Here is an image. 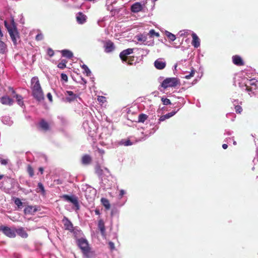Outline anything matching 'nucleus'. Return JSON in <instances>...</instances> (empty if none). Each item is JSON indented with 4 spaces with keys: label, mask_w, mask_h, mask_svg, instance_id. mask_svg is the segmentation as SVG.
<instances>
[{
    "label": "nucleus",
    "mask_w": 258,
    "mask_h": 258,
    "mask_svg": "<svg viewBox=\"0 0 258 258\" xmlns=\"http://www.w3.org/2000/svg\"><path fill=\"white\" fill-rule=\"evenodd\" d=\"M238 85L241 89L246 91L250 96L258 97V81L255 79L243 77L238 80Z\"/></svg>",
    "instance_id": "obj_1"
},
{
    "label": "nucleus",
    "mask_w": 258,
    "mask_h": 258,
    "mask_svg": "<svg viewBox=\"0 0 258 258\" xmlns=\"http://www.w3.org/2000/svg\"><path fill=\"white\" fill-rule=\"evenodd\" d=\"M10 23L11 25L8 23L7 21L5 20L4 21V25L9 32L14 45L16 46L17 44V40L19 39V35L14 17H11Z\"/></svg>",
    "instance_id": "obj_2"
},
{
    "label": "nucleus",
    "mask_w": 258,
    "mask_h": 258,
    "mask_svg": "<svg viewBox=\"0 0 258 258\" xmlns=\"http://www.w3.org/2000/svg\"><path fill=\"white\" fill-rule=\"evenodd\" d=\"M32 96L40 102L44 99V94L38 77H34L31 79Z\"/></svg>",
    "instance_id": "obj_3"
},
{
    "label": "nucleus",
    "mask_w": 258,
    "mask_h": 258,
    "mask_svg": "<svg viewBox=\"0 0 258 258\" xmlns=\"http://www.w3.org/2000/svg\"><path fill=\"white\" fill-rule=\"evenodd\" d=\"M106 174L101 176V180L100 182V188L105 190L110 189L115 184V179L110 174L107 168H105Z\"/></svg>",
    "instance_id": "obj_4"
},
{
    "label": "nucleus",
    "mask_w": 258,
    "mask_h": 258,
    "mask_svg": "<svg viewBox=\"0 0 258 258\" xmlns=\"http://www.w3.org/2000/svg\"><path fill=\"white\" fill-rule=\"evenodd\" d=\"M77 244L78 247L81 249L83 255L86 258H91L93 252L90 251V248L87 240L81 237L77 240Z\"/></svg>",
    "instance_id": "obj_5"
},
{
    "label": "nucleus",
    "mask_w": 258,
    "mask_h": 258,
    "mask_svg": "<svg viewBox=\"0 0 258 258\" xmlns=\"http://www.w3.org/2000/svg\"><path fill=\"white\" fill-rule=\"evenodd\" d=\"M179 84V81L177 78H168L162 82L161 86L164 89H166L169 87H175Z\"/></svg>",
    "instance_id": "obj_6"
},
{
    "label": "nucleus",
    "mask_w": 258,
    "mask_h": 258,
    "mask_svg": "<svg viewBox=\"0 0 258 258\" xmlns=\"http://www.w3.org/2000/svg\"><path fill=\"white\" fill-rule=\"evenodd\" d=\"M61 198L66 201L70 202L74 205L76 210L80 209V206L78 202V198L74 195H63Z\"/></svg>",
    "instance_id": "obj_7"
},
{
    "label": "nucleus",
    "mask_w": 258,
    "mask_h": 258,
    "mask_svg": "<svg viewBox=\"0 0 258 258\" xmlns=\"http://www.w3.org/2000/svg\"><path fill=\"white\" fill-rule=\"evenodd\" d=\"M0 231L10 238H14L16 235L15 231L7 226H0Z\"/></svg>",
    "instance_id": "obj_8"
},
{
    "label": "nucleus",
    "mask_w": 258,
    "mask_h": 258,
    "mask_svg": "<svg viewBox=\"0 0 258 258\" xmlns=\"http://www.w3.org/2000/svg\"><path fill=\"white\" fill-rule=\"evenodd\" d=\"M119 57L122 63L129 64V48H127L119 54Z\"/></svg>",
    "instance_id": "obj_9"
},
{
    "label": "nucleus",
    "mask_w": 258,
    "mask_h": 258,
    "mask_svg": "<svg viewBox=\"0 0 258 258\" xmlns=\"http://www.w3.org/2000/svg\"><path fill=\"white\" fill-rule=\"evenodd\" d=\"M154 64V67L157 69L163 70L165 68V67L166 66V62L164 58H159L155 61Z\"/></svg>",
    "instance_id": "obj_10"
},
{
    "label": "nucleus",
    "mask_w": 258,
    "mask_h": 258,
    "mask_svg": "<svg viewBox=\"0 0 258 258\" xmlns=\"http://www.w3.org/2000/svg\"><path fill=\"white\" fill-rule=\"evenodd\" d=\"M96 191L95 188L89 186L85 191V196L88 200L93 199L96 195Z\"/></svg>",
    "instance_id": "obj_11"
},
{
    "label": "nucleus",
    "mask_w": 258,
    "mask_h": 258,
    "mask_svg": "<svg viewBox=\"0 0 258 258\" xmlns=\"http://www.w3.org/2000/svg\"><path fill=\"white\" fill-rule=\"evenodd\" d=\"M76 21L79 24H84L87 21V17L82 12H78L76 15Z\"/></svg>",
    "instance_id": "obj_12"
},
{
    "label": "nucleus",
    "mask_w": 258,
    "mask_h": 258,
    "mask_svg": "<svg viewBox=\"0 0 258 258\" xmlns=\"http://www.w3.org/2000/svg\"><path fill=\"white\" fill-rule=\"evenodd\" d=\"M0 102L5 105L11 106L14 103V100L7 95L0 97Z\"/></svg>",
    "instance_id": "obj_13"
},
{
    "label": "nucleus",
    "mask_w": 258,
    "mask_h": 258,
    "mask_svg": "<svg viewBox=\"0 0 258 258\" xmlns=\"http://www.w3.org/2000/svg\"><path fill=\"white\" fill-rule=\"evenodd\" d=\"M62 222L63 223L64 227L66 230L71 231L73 230L74 226L72 222L66 216H64Z\"/></svg>",
    "instance_id": "obj_14"
},
{
    "label": "nucleus",
    "mask_w": 258,
    "mask_h": 258,
    "mask_svg": "<svg viewBox=\"0 0 258 258\" xmlns=\"http://www.w3.org/2000/svg\"><path fill=\"white\" fill-rule=\"evenodd\" d=\"M105 52L110 53L115 49L114 43L110 40H107L104 43Z\"/></svg>",
    "instance_id": "obj_15"
},
{
    "label": "nucleus",
    "mask_w": 258,
    "mask_h": 258,
    "mask_svg": "<svg viewBox=\"0 0 258 258\" xmlns=\"http://www.w3.org/2000/svg\"><path fill=\"white\" fill-rule=\"evenodd\" d=\"M38 127L45 132H46L49 130V125L48 123L45 121L44 119L40 120L38 123Z\"/></svg>",
    "instance_id": "obj_16"
},
{
    "label": "nucleus",
    "mask_w": 258,
    "mask_h": 258,
    "mask_svg": "<svg viewBox=\"0 0 258 258\" xmlns=\"http://www.w3.org/2000/svg\"><path fill=\"white\" fill-rule=\"evenodd\" d=\"M143 5L139 2H136L134 4L131 8V10L133 13H138L143 10Z\"/></svg>",
    "instance_id": "obj_17"
},
{
    "label": "nucleus",
    "mask_w": 258,
    "mask_h": 258,
    "mask_svg": "<svg viewBox=\"0 0 258 258\" xmlns=\"http://www.w3.org/2000/svg\"><path fill=\"white\" fill-rule=\"evenodd\" d=\"M191 36L192 38V40L191 41V44L195 48H198L200 46V39L197 35L194 33L192 32Z\"/></svg>",
    "instance_id": "obj_18"
},
{
    "label": "nucleus",
    "mask_w": 258,
    "mask_h": 258,
    "mask_svg": "<svg viewBox=\"0 0 258 258\" xmlns=\"http://www.w3.org/2000/svg\"><path fill=\"white\" fill-rule=\"evenodd\" d=\"M66 94L69 95V97H67L65 100L69 102H71L74 101L77 97L76 94H74L73 91H67Z\"/></svg>",
    "instance_id": "obj_19"
},
{
    "label": "nucleus",
    "mask_w": 258,
    "mask_h": 258,
    "mask_svg": "<svg viewBox=\"0 0 258 258\" xmlns=\"http://www.w3.org/2000/svg\"><path fill=\"white\" fill-rule=\"evenodd\" d=\"M37 210L38 209L36 207L28 206L24 209V212L25 214L33 215L35 212L37 211Z\"/></svg>",
    "instance_id": "obj_20"
},
{
    "label": "nucleus",
    "mask_w": 258,
    "mask_h": 258,
    "mask_svg": "<svg viewBox=\"0 0 258 258\" xmlns=\"http://www.w3.org/2000/svg\"><path fill=\"white\" fill-rule=\"evenodd\" d=\"M98 228L100 231L102 236L105 235V227L103 220L100 219L98 222Z\"/></svg>",
    "instance_id": "obj_21"
},
{
    "label": "nucleus",
    "mask_w": 258,
    "mask_h": 258,
    "mask_svg": "<svg viewBox=\"0 0 258 258\" xmlns=\"http://www.w3.org/2000/svg\"><path fill=\"white\" fill-rule=\"evenodd\" d=\"M1 121L4 124L9 126H11L14 123L11 117L8 115L2 116L1 117Z\"/></svg>",
    "instance_id": "obj_22"
},
{
    "label": "nucleus",
    "mask_w": 258,
    "mask_h": 258,
    "mask_svg": "<svg viewBox=\"0 0 258 258\" xmlns=\"http://www.w3.org/2000/svg\"><path fill=\"white\" fill-rule=\"evenodd\" d=\"M62 57L71 59L73 57V53L70 50L63 49L60 51Z\"/></svg>",
    "instance_id": "obj_23"
},
{
    "label": "nucleus",
    "mask_w": 258,
    "mask_h": 258,
    "mask_svg": "<svg viewBox=\"0 0 258 258\" xmlns=\"http://www.w3.org/2000/svg\"><path fill=\"white\" fill-rule=\"evenodd\" d=\"M232 61L234 64L241 66L243 65L244 62L242 58L238 55H234L232 57Z\"/></svg>",
    "instance_id": "obj_24"
},
{
    "label": "nucleus",
    "mask_w": 258,
    "mask_h": 258,
    "mask_svg": "<svg viewBox=\"0 0 258 258\" xmlns=\"http://www.w3.org/2000/svg\"><path fill=\"white\" fill-rule=\"evenodd\" d=\"M177 111H172L171 112L168 113L165 115H163L161 116L159 119V122L161 121H163L169 118L170 117L174 115Z\"/></svg>",
    "instance_id": "obj_25"
},
{
    "label": "nucleus",
    "mask_w": 258,
    "mask_h": 258,
    "mask_svg": "<svg viewBox=\"0 0 258 258\" xmlns=\"http://www.w3.org/2000/svg\"><path fill=\"white\" fill-rule=\"evenodd\" d=\"M70 232L73 233L74 237L76 239V240L79 238V237H80L83 234L82 231L78 227H74L73 230H72Z\"/></svg>",
    "instance_id": "obj_26"
},
{
    "label": "nucleus",
    "mask_w": 258,
    "mask_h": 258,
    "mask_svg": "<svg viewBox=\"0 0 258 258\" xmlns=\"http://www.w3.org/2000/svg\"><path fill=\"white\" fill-rule=\"evenodd\" d=\"M92 159L89 155H85L82 157V163L84 165H88L91 162Z\"/></svg>",
    "instance_id": "obj_27"
},
{
    "label": "nucleus",
    "mask_w": 258,
    "mask_h": 258,
    "mask_svg": "<svg viewBox=\"0 0 258 258\" xmlns=\"http://www.w3.org/2000/svg\"><path fill=\"white\" fill-rule=\"evenodd\" d=\"M232 102L235 106V111L237 113H240L242 111V108L241 106L239 105L238 101L237 100H234Z\"/></svg>",
    "instance_id": "obj_28"
},
{
    "label": "nucleus",
    "mask_w": 258,
    "mask_h": 258,
    "mask_svg": "<svg viewBox=\"0 0 258 258\" xmlns=\"http://www.w3.org/2000/svg\"><path fill=\"white\" fill-rule=\"evenodd\" d=\"M17 233L23 238H27L28 237L27 233L24 230L23 228H20L16 230Z\"/></svg>",
    "instance_id": "obj_29"
},
{
    "label": "nucleus",
    "mask_w": 258,
    "mask_h": 258,
    "mask_svg": "<svg viewBox=\"0 0 258 258\" xmlns=\"http://www.w3.org/2000/svg\"><path fill=\"white\" fill-rule=\"evenodd\" d=\"M5 181L7 183L11 184V187H10V188H13L16 185L18 184V183L15 179L10 177H8Z\"/></svg>",
    "instance_id": "obj_30"
},
{
    "label": "nucleus",
    "mask_w": 258,
    "mask_h": 258,
    "mask_svg": "<svg viewBox=\"0 0 258 258\" xmlns=\"http://www.w3.org/2000/svg\"><path fill=\"white\" fill-rule=\"evenodd\" d=\"M14 98H15L17 100L18 104L21 107L24 105V102H23V98L22 96L19 94H15V95H14Z\"/></svg>",
    "instance_id": "obj_31"
},
{
    "label": "nucleus",
    "mask_w": 258,
    "mask_h": 258,
    "mask_svg": "<svg viewBox=\"0 0 258 258\" xmlns=\"http://www.w3.org/2000/svg\"><path fill=\"white\" fill-rule=\"evenodd\" d=\"M37 192H40L42 195H45V190L43 184L41 182H39L37 185Z\"/></svg>",
    "instance_id": "obj_32"
},
{
    "label": "nucleus",
    "mask_w": 258,
    "mask_h": 258,
    "mask_svg": "<svg viewBox=\"0 0 258 258\" xmlns=\"http://www.w3.org/2000/svg\"><path fill=\"white\" fill-rule=\"evenodd\" d=\"M117 145L128 146H129V138H127L125 139H122L120 141H118L117 142Z\"/></svg>",
    "instance_id": "obj_33"
},
{
    "label": "nucleus",
    "mask_w": 258,
    "mask_h": 258,
    "mask_svg": "<svg viewBox=\"0 0 258 258\" xmlns=\"http://www.w3.org/2000/svg\"><path fill=\"white\" fill-rule=\"evenodd\" d=\"M101 202L102 203V204L106 209H109L110 208V203L109 202V201L107 199L102 198L101 199Z\"/></svg>",
    "instance_id": "obj_34"
},
{
    "label": "nucleus",
    "mask_w": 258,
    "mask_h": 258,
    "mask_svg": "<svg viewBox=\"0 0 258 258\" xmlns=\"http://www.w3.org/2000/svg\"><path fill=\"white\" fill-rule=\"evenodd\" d=\"M81 67L84 70V73L86 74L87 76H91L92 73L87 65L83 64V65L81 66Z\"/></svg>",
    "instance_id": "obj_35"
},
{
    "label": "nucleus",
    "mask_w": 258,
    "mask_h": 258,
    "mask_svg": "<svg viewBox=\"0 0 258 258\" xmlns=\"http://www.w3.org/2000/svg\"><path fill=\"white\" fill-rule=\"evenodd\" d=\"M105 168H104V169H102L101 167L99 166H97L95 168L96 172L99 175H103L104 174H106V171L105 170Z\"/></svg>",
    "instance_id": "obj_36"
},
{
    "label": "nucleus",
    "mask_w": 258,
    "mask_h": 258,
    "mask_svg": "<svg viewBox=\"0 0 258 258\" xmlns=\"http://www.w3.org/2000/svg\"><path fill=\"white\" fill-rule=\"evenodd\" d=\"M148 36H149L150 38H153L154 36H156L157 37H159L160 34L158 32H156L154 29H151L150 30L149 32L147 34Z\"/></svg>",
    "instance_id": "obj_37"
},
{
    "label": "nucleus",
    "mask_w": 258,
    "mask_h": 258,
    "mask_svg": "<svg viewBox=\"0 0 258 258\" xmlns=\"http://www.w3.org/2000/svg\"><path fill=\"white\" fill-rule=\"evenodd\" d=\"M147 115L144 113H141L139 115L138 122L143 123L147 119Z\"/></svg>",
    "instance_id": "obj_38"
},
{
    "label": "nucleus",
    "mask_w": 258,
    "mask_h": 258,
    "mask_svg": "<svg viewBox=\"0 0 258 258\" xmlns=\"http://www.w3.org/2000/svg\"><path fill=\"white\" fill-rule=\"evenodd\" d=\"M114 1H113V0H106V4L105 6L106 7V9L108 11H110L111 12L112 11V5L114 3Z\"/></svg>",
    "instance_id": "obj_39"
},
{
    "label": "nucleus",
    "mask_w": 258,
    "mask_h": 258,
    "mask_svg": "<svg viewBox=\"0 0 258 258\" xmlns=\"http://www.w3.org/2000/svg\"><path fill=\"white\" fill-rule=\"evenodd\" d=\"M165 34L166 36L168 37V38L171 41H174L176 39L175 35L173 34L172 33L168 31H166Z\"/></svg>",
    "instance_id": "obj_40"
},
{
    "label": "nucleus",
    "mask_w": 258,
    "mask_h": 258,
    "mask_svg": "<svg viewBox=\"0 0 258 258\" xmlns=\"http://www.w3.org/2000/svg\"><path fill=\"white\" fill-rule=\"evenodd\" d=\"M14 202L15 205L17 206L18 208H21V207L22 206L23 203L21 202V200L19 198H14Z\"/></svg>",
    "instance_id": "obj_41"
},
{
    "label": "nucleus",
    "mask_w": 258,
    "mask_h": 258,
    "mask_svg": "<svg viewBox=\"0 0 258 258\" xmlns=\"http://www.w3.org/2000/svg\"><path fill=\"white\" fill-rule=\"evenodd\" d=\"M6 49L5 43L0 40V53H4Z\"/></svg>",
    "instance_id": "obj_42"
},
{
    "label": "nucleus",
    "mask_w": 258,
    "mask_h": 258,
    "mask_svg": "<svg viewBox=\"0 0 258 258\" xmlns=\"http://www.w3.org/2000/svg\"><path fill=\"white\" fill-rule=\"evenodd\" d=\"M67 61L65 59H62L60 62L58 63L57 67L59 69H63L66 67V63Z\"/></svg>",
    "instance_id": "obj_43"
},
{
    "label": "nucleus",
    "mask_w": 258,
    "mask_h": 258,
    "mask_svg": "<svg viewBox=\"0 0 258 258\" xmlns=\"http://www.w3.org/2000/svg\"><path fill=\"white\" fill-rule=\"evenodd\" d=\"M27 172L29 173V175L30 177H33L34 175V171L33 168L31 165H28L27 166Z\"/></svg>",
    "instance_id": "obj_44"
},
{
    "label": "nucleus",
    "mask_w": 258,
    "mask_h": 258,
    "mask_svg": "<svg viewBox=\"0 0 258 258\" xmlns=\"http://www.w3.org/2000/svg\"><path fill=\"white\" fill-rule=\"evenodd\" d=\"M137 40L140 42H145L147 39V36L143 35H138L136 37Z\"/></svg>",
    "instance_id": "obj_45"
},
{
    "label": "nucleus",
    "mask_w": 258,
    "mask_h": 258,
    "mask_svg": "<svg viewBox=\"0 0 258 258\" xmlns=\"http://www.w3.org/2000/svg\"><path fill=\"white\" fill-rule=\"evenodd\" d=\"M195 73V70L192 68L191 70V72H190V73L188 75H185L184 78L186 79H190L191 77H193L194 74Z\"/></svg>",
    "instance_id": "obj_46"
},
{
    "label": "nucleus",
    "mask_w": 258,
    "mask_h": 258,
    "mask_svg": "<svg viewBox=\"0 0 258 258\" xmlns=\"http://www.w3.org/2000/svg\"><path fill=\"white\" fill-rule=\"evenodd\" d=\"M135 57L134 56H130V65H132V64H136V63L137 62H139V61H138V60L139 59V58L138 57H136V60H135Z\"/></svg>",
    "instance_id": "obj_47"
},
{
    "label": "nucleus",
    "mask_w": 258,
    "mask_h": 258,
    "mask_svg": "<svg viewBox=\"0 0 258 258\" xmlns=\"http://www.w3.org/2000/svg\"><path fill=\"white\" fill-rule=\"evenodd\" d=\"M161 101L163 103V104L165 105H169L171 104V101L169 99L163 98L162 97L161 98Z\"/></svg>",
    "instance_id": "obj_48"
},
{
    "label": "nucleus",
    "mask_w": 258,
    "mask_h": 258,
    "mask_svg": "<svg viewBox=\"0 0 258 258\" xmlns=\"http://www.w3.org/2000/svg\"><path fill=\"white\" fill-rule=\"evenodd\" d=\"M8 90H9V93L11 95H12L13 97H14V95H15V94H17L16 93V92H15V90L14 89V88L13 87H8Z\"/></svg>",
    "instance_id": "obj_49"
},
{
    "label": "nucleus",
    "mask_w": 258,
    "mask_h": 258,
    "mask_svg": "<svg viewBox=\"0 0 258 258\" xmlns=\"http://www.w3.org/2000/svg\"><path fill=\"white\" fill-rule=\"evenodd\" d=\"M9 160L6 159H2L1 156H0V163L3 165H6L8 163Z\"/></svg>",
    "instance_id": "obj_50"
},
{
    "label": "nucleus",
    "mask_w": 258,
    "mask_h": 258,
    "mask_svg": "<svg viewBox=\"0 0 258 258\" xmlns=\"http://www.w3.org/2000/svg\"><path fill=\"white\" fill-rule=\"evenodd\" d=\"M43 39V35L42 33L38 34L35 37V39L37 41H41Z\"/></svg>",
    "instance_id": "obj_51"
},
{
    "label": "nucleus",
    "mask_w": 258,
    "mask_h": 258,
    "mask_svg": "<svg viewBox=\"0 0 258 258\" xmlns=\"http://www.w3.org/2000/svg\"><path fill=\"white\" fill-rule=\"evenodd\" d=\"M47 53V54L50 57H52L54 55V51L50 48H48Z\"/></svg>",
    "instance_id": "obj_52"
},
{
    "label": "nucleus",
    "mask_w": 258,
    "mask_h": 258,
    "mask_svg": "<svg viewBox=\"0 0 258 258\" xmlns=\"http://www.w3.org/2000/svg\"><path fill=\"white\" fill-rule=\"evenodd\" d=\"M61 79L64 81L65 82L68 81V76L66 74L62 73L60 76Z\"/></svg>",
    "instance_id": "obj_53"
},
{
    "label": "nucleus",
    "mask_w": 258,
    "mask_h": 258,
    "mask_svg": "<svg viewBox=\"0 0 258 258\" xmlns=\"http://www.w3.org/2000/svg\"><path fill=\"white\" fill-rule=\"evenodd\" d=\"M108 245L111 250H113L115 249L114 244L113 242L109 241L108 242Z\"/></svg>",
    "instance_id": "obj_54"
},
{
    "label": "nucleus",
    "mask_w": 258,
    "mask_h": 258,
    "mask_svg": "<svg viewBox=\"0 0 258 258\" xmlns=\"http://www.w3.org/2000/svg\"><path fill=\"white\" fill-rule=\"evenodd\" d=\"M125 192L124 190L123 189H121L120 191H119V197L120 198H122V196L125 194Z\"/></svg>",
    "instance_id": "obj_55"
},
{
    "label": "nucleus",
    "mask_w": 258,
    "mask_h": 258,
    "mask_svg": "<svg viewBox=\"0 0 258 258\" xmlns=\"http://www.w3.org/2000/svg\"><path fill=\"white\" fill-rule=\"evenodd\" d=\"M47 97L50 102L52 101V96L50 93H48L47 94Z\"/></svg>",
    "instance_id": "obj_56"
},
{
    "label": "nucleus",
    "mask_w": 258,
    "mask_h": 258,
    "mask_svg": "<svg viewBox=\"0 0 258 258\" xmlns=\"http://www.w3.org/2000/svg\"><path fill=\"white\" fill-rule=\"evenodd\" d=\"M232 133H233V132L228 130V131H225V134L226 135H228V136H230L232 134Z\"/></svg>",
    "instance_id": "obj_57"
},
{
    "label": "nucleus",
    "mask_w": 258,
    "mask_h": 258,
    "mask_svg": "<svg viewBox=\"0 0 258 258\" xmlns=\"http://www.w3.org/2000/svg\"><path fill=\"white\" fill-rule=\"evenodd\" d=\"M14 258H21V255L19 253H14Z\"/></svg>",
    "instance_id": "obj_58"
},
{
    "label": "nucleus",
    "mask_w": 258,
    "mask_h": 258,
    "mask_svg": "<svg viewBox=\"0 0 258 258\" xmlns=\"http://www.w3.org/2000/svg\"><path fill=\"white\" fill-rule=\"evenodd\" d=\"M230 116H232L233 117H235V115H234V113H227L226 114V117H229Z\"/></svg>",
    "instance_id": "obj_59"
},
{
    "label": "nucleus",
    "mask_w": 258,
    "mask_h": 258,
    "mask_svg": "<svg viewBox=\"0 0 258 258\" xmlns=\"http://www.w3.org/2000/svg\"><path fill=\"white\" fill-rule=\"evenodd\" d=\"M95 214H96V215H99L100 214V212L99 210V209H96L95 210Z\"/></svg>",
    "instance_id": "obj_60"
},
{
    "label": "nucleus",
    "mask_w": 258,
    "mask_h": 258,
    "mask_svg": "<svg viewBox=\"0 0 258 258\" xmlns=\"http://www.w3.org/2000/svg\"><path fill=\"white\" fill-rule=\"evenodd\" d=\"M38 170L41 173V174H43L44 170L42 167H39Z\"/></svg>",
    "instance_id": "obj_61"
},
{
    "label": "nucleus",
    "mask_w": 258,
    "mask_h": 258,
    "mask_svg": "<svg viewBox=\"0 0 258 258\" xmlns=\"http://www.w3.org/2000/svg\"><path fill=\"white\" fill-rule=\"evenodd\" d=\"M222 147H223V148L224 149H227V148L228 146H227V144H223V145H222Z\"/></svg>",
    "instance_id": "obj_62"
},
{
    "label": "nucleus",
    "mask_w": 258,
    "mask_h": 258,
    "mask_svg": "<svg viewBox=\"0 0 258 258\" xmlns=\"http://www.w3.org/2000/svg\"><path fill=\"white\" fill-rule=\"evenodd\" d=\"M81 80H82V81L84 82V84H86V83H87V81H86V80L84 78H82H82H81Z\"/></svg>",
    "instance_id": "obj_63"
},
{
    "label": "nucleus",
    "mask_w": 258,
    "mask_h": 258,
    "mask_svg": "<svg viewBox=\"0 0 258 258\" xmlns=\"http://www.w3.org/2000/svg\"><path fill=\"white\" fill-rule=\"evenodd\" d=\"M232 141H233V139L229 138L228 139H227V142H228V143L231 142Z\"/></svg>",
    "instance_id": "obj_64"
}]
</instances>
